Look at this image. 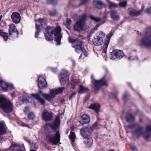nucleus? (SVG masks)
<instances>
[{
	"instance_id": "nucleus-55",
	"label": "nucleus",
	"mask_w": 151,
	"mask_h": 151,
	"mask_svg": "<svg viewBox=\"0 0 151 151\" xmlns=\"http://www.w3.org/2000/svg\"><path fill=\"white\" fill-rule=\"evenodd\" d=\"M28 110H29V108H28V107H26L24 109V112H27V111Z\"/></svg>"
},
{
	"instance_id": "nucleus-19",
	"label": "nucleus",
	"mask_w": 151,
	"mask_h": 151,
	"mask_svg": "<svg viewBox=\"0 0 151 151\" xmlns=\"http://www.w3.org/2000/svg\"><path fill=\"white\" fill-rule=\"evenodd\" d=\"M11 18L13 22L15 24L19 23L21 19V17L19 13L14 12L11 15Z\"/></svg>"
},
{
	"instance_id": "nucleus-41",
	"label": "nucleus",
	"mask_w": 151,
	"mask_h": 151,
	"mask_svg": "<svg viewBox=\"0 0 151 151\" xmlns=\"http://www.w3.org/2000/svg\"><path fill=\"white\" fill-rule=\"evenodd\" d=\"M32 149L30 150V151H36L35 150H33V149H37L38 148V145L35 143H33L32 144L31 146Z\"/></svg>"
},
{
	"instance_id": "nucleus-32",
	"label": "nucleus",
	"mask_w": 151,
	"mask_h": 151,
	"mask_svg": "<svg viewBox=\"0 0 151 151\" xmlns=\"http://www.w3.org/2000/svg\"><path fill=\"white\" fill-rule=\"evenodd\" d=\"M31 98L30 97H27V98L26 97L20 96L18 97V100L19 101H22L24 103H27L29 102L28 99H30Z\"/></svg>"
},
{
	"instance_id": "nucleus-3",
	"label": "nucleus",
	"mask_w": 151,
	"mask_h": 151,
	"mask_svg": "<svg viewBox=\"0 0 151 151\" xmlns=\"http://www.w3.org/2000/svg\"><path fill=\"white\" fill-rule=\"evenodd\" d=\"M0 107L6 113L11 112L13 109L12 102L2 97L0 98Z\"/></svg>"
},
{
	"instance_id": "nucleus-50",
	"label": "nucleus",
	"mask_w": 151,
	"mask_h": 151,
	"mask_svg": "<svg viewBox=\"0 0 151 151\" xmlns=\"http://www.w3.org/2000/svg\"><path fill=\"white\" fill-rule=\"evenodd\" d=\"M103 24V23H100V24H97L95 28H94V29L95 30H97V28L99 27L101 25Z\"/></svg>"
},
{
	"instance_id": "nucleus-13",
	"label": "nucleus",
	"mask_w": 151,
	"mask_h": 151,
	"mask_svg": "<svg viewBox=\"0 0 151 151\" xmlns=\"http://www.w3.org/2000/svg\"><path fill=\"white\" fill-rule=\"evenodd\" d=\"M143 137L146 141H151V125L146 126L145 130L143 132Z\"/></svg>"
},
{
	"instance_id": "nucleus-4",
	"label": "nucleus",
	"mask_w": 151,
	"mask_h": 151,
	"mask_svg": "<svg viewBox=\"0 0 151 151\" xmlns=\"http://www.w3.org/2000/svg\"><path fill=\"white\" fill-rule=\"evenodd\" d=\"M69 42L73 43L72 47L75 48V51L78 53L83 52L86 57L87 56V54L85 50L82 45V42L78 39H69Z\"/></svg>"
},
{
	"instance_id": "nucleus-21",
	"label": "nucleus",
	"mask_w": 151,
	"mask_h": 151,
	"mask_svg": "<svg viewBox=\"0 0 151 151\" xmlns=\"http://www.w3.org/2000/svg\"><path fill=\"white\" fill-rule=\"evenodd\" d=\"M90 121V118L88 114H83L81 116V119L80 121V123L84 124L88 123Z\"/></svg>"
},
{
	"instance_id": "nucleus-11",
	"label": "nucleus",
	"mask_w": 151,
	"mask_h": 151,
	"mask_svg": "<svg viewBox=\"0 0 151 151\" xmlns=\"http://www.w3.org/2000/svg\"><path fill=\"white\" fill-rule=\"evenodd\" d=\"M111 59H115L116 58L121 59L124 56L123 51L119 50H114L110 52Z\"/></svg>"
},
{
	"instance_id": "nucleus-59",
	"label": "nucleus",
	"mask_w": 151,
	"mask_h": 151,
	"mask_svg": "<svg viewBox=\"0 0 151 151\" xmlns=\"http://www.w3.org/2000/svg\"><path fill=\"white\" fill-rule=\"evenodd\" d=\"M64 101H65L64 99H61V102L62 103H63V102H64Z\"/></svg>"
},
{
	"instance_id": "nucleus-48",
	"label": "nucleus",
	"mask_w": 151,
	"mask_h": 151,
	"mask_svg": "<svg viewBox=\"0 0 151 151\" xmlns=\"http://www.w3.org/2000/svg\"><path fill=\"white\" fill-rule=\"evenodd\" d=\"M72 81L74 85H76L79 82V81L78 80L74 79L72 80Z\"/></svg>"
},
{
	"instance_id": "nucleus-33",
	"label": "nucleus",
	"mask_w": 151,
	"mask_h": 151,
	"mask_svg": "<svg viewBox=\"0 0 151 151\" xmlns=\"http://www.w3.org/2000/svg\"><path fill=\"white\" fill-rule=\"evenodd\" d=\"M0 36L2 37L5 41H6L8 38L9 34L7 33L4 32L3 30H1Z\"/></svg>"
},
{
	"instance_id": "nucleus-63",
	"label": "nucleus",
	"mask_w": 151,
	"mask_h": 151,
	"mask_svg": "<svg viewBox=\"0 0 151 151\" xmlns=\"http://www.w3.org/2000/svg\"><path fill=\"white\" fill-rule=\"evenodd\" d=\"M110 151H114V150H113V149H111V150Z\"/></svg>"
},
{
	"instance_id": "nucleus-40",
	"label": "nucleus",
	"mask_w": 151,
	"mask_h": 151,
	"mask_svg": "<svg viewBox=\"0 0 151 151\" xmlns=\"http://www.w3.org/2000/svg\"><path fill=\"white\" fill-rule=\"evenodd\" d=\"M27 117L29 119L33 120L35 118V116L34 113L31 112L28 114Z\"/></svg>"
},
{
	"instance_id": "nucleus-45",
	"label": "nucleus",
	"mask_w": 151,
	"mask_h": 151,
	"mask_svg": "<svg viewBox=\"0 0 151 151\" xmlns=\"http://www.w3.org/2000/svg\"><path fill=\"white\" fill-rule=\"evenodd\" d=\"M76 94V93L75 92H73L70 95L69 97V99H72L75 96Z\"/></svg>"
},
{
	"instance_id": "nucleus-35",
	"label": "nucleus",
	"mask_w": 151,
	"mask_h": 151,
	"mask_svg": "<svg viewBox=\"0 0 151 151\" xmlns=\"http://www.w3.org/2000/svg\"><path fill=\"white\" fill-rule=\"evenodd\" d=\"M126 119L127 122H130L134 120V118L131 114H127L126 116Z\"/></svg>"
},
{
	"instance_id": "nucleus-37",
	"label": "nucleus",
	"mask_w": 151,
	"mask_h": 151,
	"mask_svg": "<svg viewBox=\"0 0 151 151\" xmlns=\"http://www.w3.org/2000/svg\"><path fill=\"white\" fill-rule=\"evenodd\" d=\"M69 137L72 142H74L76 138V135L75 133L73 132H71L69 136Z\"/></svg>"
},
{
	"instance_id": "nucleus-64",
	"label": "nucleus",
	"mask_w": 151,
	"mask_h": 151,
	"mask_svg": "<svg viewBox=\"0 0 151 151\" xmlns=\"http://www.w3.org/2000/svg\"><path fill=\"white\" fill-rule=\"evenodd\" d=\"M39 93H42L41 91H39Z\"/></svg>"
},
{
	"instance_id": "nucleus-9",
	"label": "nucleus",
	"mask_w": 151,
	"mask_h": 151,
	"mask_svg": "<svg viewBox=\"0 0 151 151\" xmlns=\"http://www.w3.org/2000/svg\"><path fill=\"white\" fill-rule=\"evenodd\" d=\"M60 121L59 116H57L55 118L54 122L52 124H46L45 125V128L47 130L50 128L54 131H56L59 126Z\"/></svg>"
},
{
	"instance_id": "nucleus-7",
	"label": "nucleus",
	"mask_w": 151,
	"mask_h": 151,
	"mask_svg": "<svg viewBox=\"0 0 151 151\" xmlns=\"http://www.w3.org/2000/svg\"><path fill=\"white\" fill-rule=\"evenodd\" d=\"M47 139L52 145H57L60 142V135L59 132L58 130L55 136L49 134L47 137Z\"/></svg>"
},
{
	"instance_id": "nucleus-17",
	"label": "nucleus",
	"mask_w": 151,
	"mask_h": 151,
	"mask_svg": "<svg viewBox=\"0 0 151 151\" xmlns=\"http://www.w3.org/2000/svg\"><path fill=\"white\" fill-rule=\"evenodd\" d=\"M113 35V32L112 31H111L106 35L104 42V46L105 49L103 50V51L104 52H106V50L108 47L111 38Z\"/></svg>"
},
{
	"instance_id": "nucleus-53",
	"label": "nucleus",
	"mask_w": 151,
	"mask_h": 151,
	"mask_svg": "<svg viewBox=\"0 0 151 151\" xmlns=\"http://www.w3.org/2000/svg\"><path fill=\"white\" fill-rule=\"evenodd\" d=\"M81 0V4H84L86 1L88 0Z\"/></svg>"
},
{
	"instance_id": "nucleus-54",
	"label": "nucleus",
	"mask_w": 151,
	"mask_h": 151,
	"mask_svg": "<svg viewBox=\"0 0 151 151\" xmlns=\"http://www.w3.org/2000/svg\"><path fill=\"white\" fill-rule=\"evenodd\" d=\"M51 70L52 72L56 73L57 72V70L56 68H52Z\"/></svg>"
},
{
	"instance_id": "nucleus-34",
	"label": "nucleus",
	"mask_w": 151,
	"mask_h": 151,
	"mask_svg": "<svg viewBox=\"0 0 151 151\" xmlns=\"http://www.w3.org/2000/svg\"><path fill=\"white\" fill-rule=\"evenodd\" d=\"M88 89L87 88L83 86L82 85H80L79 87L78 93H82L86 92Z\"/></svg>"
},
{
	"instance_id": "nucleus-27",
	"label": "nucleus",
	"mask_w": 151,
	"mask_h": 151,
	"mask_svg": "<svg viewBox=\"0 0 151 151\" xmlns=\"http://www.w3.org/2000/svg\"><path fill=\"white\" fill-rule=\"evenodd\" d=\"M6 126L4 124L0 122V141L2 139L1 136L5 133L6 132Z\"/></svg>"
},
{
	"instance_id": "nucleus-28",
	"label": "nucleus",
	"mask_w": 151,
	"mask_h": 151,
	"mask_svg": "<svg viewBox=\"0 0 151 151\" xmlns=\"http://www.w3.org/2000/svg\"><path fill=\"white\" fill-rule=\"evenodd\" d=\"M128 12L130 15L132 16H136L140 14V12L132 8L128 9Z\"/></svg>"
},
{
	"instance_id": "nucleus-62",
	"label": "nucleus",
	"mask_w": 151,
	"mask_h": 151,
	"mask_svg": "<svg viewBox=\"0 0 151 151\" xmlns=\"http://www.w3.org/2000/svg\"><path fill=\"white\" fill-rule=\"evenodd\" d=\"M82 54H81L80 55V56H79V58H81V56H82Z\"/></svg>"
},
{
	"instance_id": "nucleus-12",
	"label": "nucleus",
	"mask_w": 151,
	"mask_h": 151,
	"mask_svg": "<svg viewBox=\"0 0 151 151\" xmlns=\"http://www.w3.org/2000/svg\"><path fill=\"white\" fill-rule=\"evenodd\" d=\"M80 133L82 137L84 138L89 137L93 131L91 127H86L80 129Z\"/></svg>"
},
{
	"instance_id": "nucleus-25",
	"label": "nucleus",
	"mask_w": 151,
	"mask_h": 151,
	"mask_svg": "<svg viewBox=\"0 0 151 151\" xmlns=\"http://www.w3.org/2000/svg\"><path fill=\"white\" fill-rule=\"evenodd\" d=\"M32 96L37 101V102L41 104H43L45 103L44 99L42 98L38 93L32 94Z\"/></svg>"
},
{
	"instance_id": "nucleus-20",
	"label": "nucleus",
	"mask_w": 151,
	"mask_h": 151,
	"mask_svg": "<svg viewBox=\"0 0 151 151\" xmlns=\"http://www.w3.org/2000/svg\"><path fill=\"white\" fill-rule=\"evenodd\" d=\"M93 6L98 9H101L106 7V5L101 1L94 0L93 1Z\"/></svg>"
},
{
	"instance_id": "nucleus-14",
	"label": "nucleus",
	"mask_w": 151,
	"mask_h": 151,
	"mask_svg": "<svg viewBox=\"0 0 151 151\" xmlns=\"http://www.w3.org/2000/svg\"><path fill=\"white\" fill-rule=\"evenodd\" d=\"M38 85L40 89H44L47 86L45 78L43 76H40L37 80Z\"/></svg>"
},
{
	"instance_id": "nucleus-47",
	"label": "nucleus",
	"mask_w": 151,
	"mask_h": 151,
	"mask_svg": "<svg viewBox=\"0 0 151 151\" xmlns=\"http://www.w3.org/2000/svg\"><path fill=\"white\" fill-rule=\"evenodd\" d=\"M66 24L68 25H70L71 23V21L70 19L69 18H67L66 21Z\"/></svg>"
},
{
	"instance_id": "nucleus-52",
	"label": "nucleus",
	"mask_w": 151,
	"mask_h": 151,
	"mask_svg": "<svg viewBox=\"0 0 151 151\" xmlns=\"http://www.w3.org/2000/svg\"><path fill=\"white\" fill-rule=\"evenodd\" d=\"M118 93V92L117 91H116L114 93V94H113L114 98V99L116 98L117 95Z\"/></svg>"
},
{
	"instance_id": "nucleus-15",
	"label": "nucleus",
	"mask_w": 151,
	"mask_h": 151,
	"mask_svg": "<svg viewBox=\"0 0 151 151\" xmlns=\"http://www.w3.org/2000/svg\"><path fill=\"white\" fill-rule=\"evenodd\" d=\"M42 117L45 121H51L52 118V115L51 112H49L46 110H44L42 113Z\"/></svg>"
},
{
	"instance_id": "nucleus-51",
	"label": "nucleus",
	"mask_w": 151,
	"mask_h": 151,
	"mask_svg": "<svg viewBox=\"0 0 151 151\" xmlns=\"http://www.w3.org/2000/svg\"><path fill=\"white\" fill-rule=\"evenodd\" d=\"M151 10V8H148L145 10V12L147 13H150V11Z\"/></svg>"
},
{
	"instance_id": "nucleus-16",
	"label": "nucleus",
	"mask_w": 151,
	"mask_h": 151,
	"mask_svg": "<svg viewBox=\"0 0 151 151\" xmlns=\"http://www.w3.org/2000/svg\"><path fill=\"white\" fill-rule=\"evenodd\" d=\"M0 86L4 91H7L8 88H9L10 89H12L14 88V86L12 84L6 83L1 79H0Z\"/></svg>"
},
{
	"instance_id": "nucleus-26",
	"label": "nucleus",
	"mask_w": 151,
	"mask_h": 151,
	"mask_svg": "<svg viewBox=\"0 0 151 151\" xmlns=\"http://www.w3.org/2000/svg\"><path fill=\"white\" fill-rule=\"evenodd\" d=\"M9 32L10 35H12V33H14L17 35L18 34V32L16 29L15 25L13 24L10 25L9 28Z\"/></svg>"
},
{
	"instance_id": "nucleus-44",
	"label": "nucleus",
	"mask_w": 151,
	"mask_h": 151,
	"mask_svg": "<svg viewBox=\"0 0 151 151\" xmlns=\"http://www.w3.org/2000/svg\"><path fill=\"white\" fill-rule=\"evenodd\" d=\"M127 2L126 1H124L120 2L119 3V6L122 7H125L126 6Z\"/></svg>"
},
{
	"instance_id": "nucleus-43",
	"label": "nucleus",
	"mask_w": 151,
	"mask_h": 151,
	"mask_svg": "<svg viewBox=\"0 0 151 151\" xmlns=\"http://www.w3.org/2000/svg\"><path fill=\"white\" fill-rule=\"evenodd\" d=\"M57 13V12L55 10H54L52 11H50L49 12V15L51 16H55L56 14Z\"/></svg>"
},
{
	"instance_id": "nucleus-10",
	"label": "nucleus",
	"mask_w": 151,
	"mask_h": 151,
	"mask_svg": "<svg viewBox=\"0 0 151 151\" xmlns=\"http://www.w3.org/2000/svg\"><path fill=\"white\" fill-rule=\"evenodd\" d=\"M69 74L68 72L64 70L58 76L60 81L62 85H64L69 79Z\"/></svg>"
},
{
	"instance_id": "nucleus-2",
	"label": "nucleus",
	"mask_w": 151,
	"mask_h": 151,
	"mask_svg": "<svg viewBox=\"0 0 151 151\" xmlns=\"http://www.w3.org/2000/svg\"><path fill=\"white\" fill-rule=\"evenodd\" d=\"M65 87L63 86L57 89H50V94L42 93V95L45 99L51 103L53 104L54 102L52 99L55 97L56 95L62 93Z\"/></svg>"
},
{
	"instance_id": "nucleus-29",
	"label": "nucleus",
	"mask_w": 151,
	"mask_h": 151,
	"mask_svg": "<svg viewBox=\"0 0 151 151\" xmlns=\"http://www.w3.org/2000/svg\"><path fill=\"white\" fill-rule=\"evenodd\" d=\"M36 22H38L39 23V24H38L37 23L36 24H37L38 28L41 29L42 28V25L46 24L47 22V19L44 18H39L37 20H36Z\"/></svg>"
},
{
	"instance_id": "nucleus-23",
	"label": "nucleus",
	"mask_w": 151,
	"mask_h": 151,
	"mask_svg": "<svg viewBox=\"0 0 151 151\" xmlns=\"http://www.w3.org/2000/svg\"><path fill=\"white\" fill-rule=\"evenodd\" d=\"M100 106L98 103H93L91 104L88 107V108L94 110L95 112L98 114L100 110Z\"/></svg>"
},
{
	"instance_id": "nucleus-6",
	"label": "nucleus",
	"mask_w": 151,
	"mask_h": 151,
	"mask_svg": "<svg viewBox=\"0 0 151 151\" xmlns=\"http://www.w3.org/2000/svg\"><path fill=\"white\" fill-rule=\"evenodd\" d=\"M140 44L147 47L151 46V27L146 29V36L141 40Z\"/></svg>"
},
{
	"instance_id": "nucleus-30",
	"label": "nucleus",
	"mask_w": 151,
	"mask_h": 151,
	"mask_svg": "<svg viewBox=\"0 0 151 151\" xmlns=\"http://www.w3.org/2000/svg\"><path fill=\"white\" fill-rule=\"evenodd\" d=\"M85 143L87 145V147H89L91 146L93 143V139L90 137L85 138Z\"/></svg>"
},
{
	"instance_id": "nucleus-56",
	"label": "nucleus",
	"mask_w": 151,
	"mask_h": 151,
	"mask_svg": "<svg viewBox=\"0 0 151 151\" xmlns=\"http://www.w3.org/2000/svg\"><path fill=\"white\" fill-rule=\"evenodd\" d=\"M22 126L26 127L28 128H29V125L26 124H24L22 125Z\"/></svg>"
},
{
	"instance_id": "nucleus-5",
	"label": "nucleus",
	"mask_w": 151,
	"mask_h": 151,
	"mask_svg": "<svg viewBox=\"0 0 151 151\" xmlns=\"http://www.w3.org/2000/svg\"><path fill=\"white\" fill-rule=\"evenodd\" d=\"M86 17L87 16L85 14L79 16L78 20L74 24L73 28L75 30L80 32L83 29Z\"/></svg>"
},
{
	"instance_id": "nucleus-31",
	"label": "nucleus",
	"mask_w": 151,
	"mask_h": 151,
	"mask_svg": "<svg viewBox=\"0 0 151 151\" xmlns=\"http://www.w3.org/2000/svg\"><path fill=\"white\" fill-rule=\"evenodd\" d=\"M105 34L102 31H100L97 32L95 34L96 36L99 38L101 40H103V38L105 36Z\"/></svg>"
},
{
	"instance_id": "nucleus-22",
	"label": "nucleus",
	"mask_w": 151,
	"mask_h": 151,
	"mask_svg": "<svg viewBox=\"0 0 151 151\" xmlns=\"http://www.w3.org/2000/svg\"><path fill=\"white\" fill-rule=\"evenodd\" d=\"M93 44L96 46H100L102 45L104 42L103 40H101L99 38L94 36L92 40Z\"/></svg>"
},
{
	"instance_id": "nucleus-58",
	"label": "nucleus",
	"mask_w": 151,
	"mask_h": 151,
	"mask_svg": "<svg viewBox=\"0 0 151 151\" xmlns=\"http://www.w3.org/2000/svg\"><path fill=\"white\" fill-rule=\"evenodd\" d=\"M15 95V93L14 92H13L11 93V96L12 97H14Z\"/></svg>"
},
{
	"instance_id": "nucleus-36",
	"label": "nucleus",
	"mask_w": 151,
	"mask_h": 151,
	"mask_svg": "<svg viewBox=\"0 0 151 151\" xmlns=\"http://www.w3.org/2000/svg\"><path fill=\"white\" fill-rule=\"evenodd\" d=\"M108 5L109 7H116L117 6V5L113 2L110 1L109 0H106Z\"/></svg>"
},
{
	"instance_id": "nucleus-38",
	"label": "nucleus",
	"mask_w": 151,
	"mask_h": 151,
	"mask_svg": "<svg viewBox=\"0 0 151 151\" xmlns=\"http://www.w3.org/2000/svg\"><path fill=\"white\" fill-rule=\"evenodd\" d=\"M89 17L91 20L95 21L96 22H99L101 20L100 18L99 17H96L93 16L92 15L90 16Z\"/></svg>"
},
{
	"instance_id": "nucleus-49",
	"label": "nucleus",
	"mask_w": 151,
	"mask_h": 151,
	"mask_svg": "<svg viewBox=\"0 0 151 151\" xmlns=\"http://www.w3.org/2000/svg\"><path fill=\"white\" fill-rule=\"evenodd\" d=\"M127 92H126L125 94L123 95L122 99L123 101H124L127 97Z\"/></svg>"
},
{
	"instance_id": "nucleus-57",
	"label": "nucleus",
	"mask_w": 151,
	"mask_h": 151,
	"mask_svg": "<svg viewBox=\"0 0 151 151\" xmlns=\"http://www.w3.org/2000/svg\"><path fill=\"white\" fill-rule=\"evenodd\" d=\"M127 58H128V60H133V59L131 56H130L129 57H128Z\"/></svg>"
},
{
	"instance_id": "nucleus-46",
	"label": "nucleus",
	"mask_w": 151,
	"mask_h": 151,
	"mask_svg": "<svg viewBox=\"0 0 151 151\" xmlns=\"http://www.w3.org/2000/svg\"><path fill=\"white\" fill-rule=\"evenodd\" d=\"M130 148L133 151H137V149L136 147L133 145H131Z\"/></svg>"
},
{
	"instance_id": "nucleus-18",
	"label": "nucleus",
	"mask_w": 151,
	"mask_h": 151,
	"mask_svg": "<svg viewBox=\"0 0 151 151\" xmlns=\"http://www.w3.org/2000/svg\"><path fill=\"white\" fill-rule=\"evenodd\" d=\"M144 132L143 128L139 126H138L136 127L134 131L132 132L134 135L136 136L137 137L141 136L143 137V134Z\"/></svg>"
},
{
	"instance_id": "nucleus-60",
	"label": "nucleus",
	"mask_w": 151,
	"mask_h": 151,
	"mask_svg": "<svg viewBox=\"0 0 151 151\" xmlns=\"http://www.w3.org/2000/svg\"><path fill=\"white\" fill-rule=\"evenodd\" d=\"M54 1H55V2H56V0H52V1H51V2L53 4H55L54 2H53Z\"/></svg>"
},
{
	"instance_id": "nucleus-8",
	"label": "nucleus",
	"mask_w": 151,
	"mask_h": 151,
	"mask_svg": "<svg viewBox=\"0 0 151 151\" xmlns=\"http://www.w3.org/2000/svg\"><path fill=\"white\" fill-rule=\"evenodd\" d=\"M92 82L93 85V88L95 93H97V91L99 89L101 86H107L106 81L102 78L100 80L97 81L94 79L92 80Z\"/></svg>"
},
{
	"instance_id": "nucleus-42",
	"label": "nucleus",
	"mask_w": 151,
	"mask_h": 151,
	"mask_svg": "<svg viewBox=\"0 0 151 151\" xmlns=\"http://www.w3.org/2000/svg\"><path fill=\"white\" fill-rule=\"evenodd\" d=\"M36 28L37 30V31L35 33V37L37 38L39 35V33L41 29L38 28V25L37 24H36Z\"/></svg>"
},
{
	"instance_id": "nucleus-61",
	"label": "nucleus",
	"mask_w": 151,
	"mask_h": 151,
	"mask_svg": "<svg viewBox=\"0 0 151 151\" xmlns=\"http://www.w3.org/2000/svg\"><path fill=\"white\" fill-rule=\"evenodd\" d=\"M2 18V15H1L0 16V22L1 21Z\"/></svg>"
},
{
	"instance_id": "nucleus-24",
	"label": "nucleus",
	"mask_w": 151,
	"mask_h": 151,
	"mask_svg": "<svg viewBox=\"0 0 151 151\" xmlns=\"http://www.w3.org/2000/svg\"><path fill=\"white\" fill-rule=\"evenodd\" d=\"M111 16L112 19L117 21L119 20V17L118 15L117 12L116 10H112L110 12Z\"/></svg>"
},
{
	"instance_id": "nucleus-39",
	"label": "nucleus",
	"mask_w": 151,
	"mask_h": 151,
	"mask_svg": "<svg viewBox=\"0 0 151 151\" xmlns=\"http://www.w3.org/2000/svg\"><path fill=\"white\" fill-rule=\"evenodd\" d=\"M101 127V125L97 122H96L91 127L92 128L93 131V129H99Z\"/></svg>"
},
{
	"instance_id": "nucleus-1",
	"label": "nucleus",
	"mask_w": 151,
	"mask_h": 151,
	"mask_svg": "<svg viewBox=\"0 0 151 151\" xmlns=\"http://www.w3.org/2000/svg\"><path fill=\"white\" fill-rule=\"evenodd\" d=\"M61 29L60 27L48 26L46 28L44 32L45 38L47 40L50 41L53 40V37H55V40L57 45L60 43L62 37V34L61 33Z\"/></svg>"
}]
</instances>
